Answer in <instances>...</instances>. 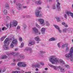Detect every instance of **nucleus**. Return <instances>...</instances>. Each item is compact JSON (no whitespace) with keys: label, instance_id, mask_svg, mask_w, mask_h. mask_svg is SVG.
I'll list each match as a JSON object with an SVG mask.
<instances>
[{"label":"nucleus","instance_id":"nucleus-1","mask_svg":"<svg viewBox=\"0 0 73 73\" xmlns=\"http://www.w3.org/2000/svg\"><path fill=\"white\" fill-rule=\"evenodd\" d=\"M49 61L51 62H52V64H58L60 62L61 65L65 64V62L62 59H60L59 60L57 58H54V57L53 56H50L49 58Z\"/></svg>","mask_w":73,"mask_h":73},{"label":"nucleus","instance_id":"nucleus-2","mask_svg":"<svg viewBox=\"0 0 73 73\" xmlns=\"http://www.w3.org/2000/svg\"><path fill=\"white\" fill-rule=\"evenodd\" d=\"M73 47H72L71 48L70 51V52L69 54H66L65 56L66 58H67V60H68L69 59L70 57H71L70 60L71 61H73V57H72V54H73Z\"/></svg>","mask_w":73,"mask_h":73},{"label":"nucleus","instance_id":"nucleus-3","mask_svg":"<svg viewBox=\"0 0 73 73\" xmlns=\"http://www.w3.org/2000/svg\"><path fill=\"white\" fill-rule=\"evenodd\" d=\"M17 65L19 67H22V68H25L27 67V64L25 62H19L17 64Z\"/></svg>","mask_w":73,"mask_h":73},{"label":"nucleus","instance_id":"nucleus-4","mask_svg":"<svg viewBox=\"0 0 73 73\" xmlns=\"http://www.w3.org/2000/svg\"><path fill=\"white\" fill-rule=\"evenodd\" d=\"M4 44H5L3 47L4 49H5V50H7V49H8V46L9 45V42H8V38H7L5 40Z\"/></svg>","mask_w":73,"mask_h":73},{"label":"nucleus","instance_id":"nucleus-5","mask_svg":"<svg viewBox=\"0 0 73 73\" xmlns=\"http://www.w3.org/2000/svg\"><path fill=\"white\" fill-rule=\"evenodd\" d=\"M17 22L15 20H13L10 23V27H16L17 25Z\"/></svg>","mask_w":73,"mask_h":73},{"label":"nucleus","instance_id":"nucleus-6","mask_svg":"<svg viewBox=\"0 0 73 73\" xmlns=\"http://www.w3.org/2000/svg\"><path fill=\"white\" fill-rule=\"evenodd\" d=\"M38 21L40 22V24L42 25H45V21L44 19L42 18H40L38 19Z\"/></svg>","mask_w":73,"mask_h":73},{"label":"nucleus","instance_id":"nucleus-7","mask_svg":"<svg viewBox=\"0 0 73 73\" xmlns=\"http://www.w3.org/2000/svg\"><path fill=\"white\" fill-rule=\"evenodd\" d=\"M17 8L18 10H20L22 9V5L20 3H16Z\"/></svg>","mask_w":73,"mask_h":73},{"label":"nucleus","instance_id":"nucleus-8","mask_svg":"<svg viewBox=\"0 0 73 73\" xmlns=\"http://www.w3.org/2000/svg\"><path fill=\"white\" fill-rule=\"evenodd\" d=\"M65 13L67 14L68 16H69L70 15L71 16V17H73V14L72 12H71V11H66L65 12Z\"/></svg>","mask_w":73,"mask_h":73},{"label":"nucleus","instance_id":"nucleus-9","mask_svg":"<svg viewBox=\"0 0 73 73\" xmlns=\"http://www.w3.org/2000/svg\"><path fill=\"white\" fill-rule=\"evenodd\" d=\"M56 2L57 3L56 5V7L58 9V11H60V3L58 2V0H56Z\"/></svg>","mask_w":73,"mask_h":73},{"label":"nucleus","instance_id":"nucleus-10","mask_svg":"<svg viewBox=\"0 0 73 73\" xmlns=\"http://www.w3.org/2000/svg\"><path fill=\"white\" fill-rule=\"evenodd\" d=\"M35 15L37 17L41 16V14L40 13V11L38 10H36L35 11Z\"/></svg>","mask_w":73,"mask_h":73},{"label":"nucleus","instance_id":"nucleus-11","mask_svg":"<svg viewBox=\"0 0 73 73\" xmlns=\"http://www.w3.org/2000/svg\"><path fill=\"white\" fill-rule=\"evenodd\" d=\"M15 56H17L18 58H21L22 59H24L25 58L24 56L22 54H16Z\"/></svg>","mask_w":73,"mask_h":73},{"label":"nucleus","instance_id":"nucleus-12","mask_svg":"<svg viewBox=\"0 0 73 73\" xmlns=\"http://www.w3.org/2000/svg\"><path fill=\"white\" fill-rule=\"evenodd\" d=\"M35 44V40H30L29 42L28 45L30 46H31V45H34Z\"/></svg>","mask_w":73,"mask_h":73},{"label":"nucleus","instance_id":"nucleus-13","mask_svg":"<svg viewBox=\"0 0 73 73\" xmlns=\"http://www.w3.org/2000/svg\"><path fill=\"white\" fill-rule=\"evenodd\" d=\"M33 31L34 32L35 34L38 33V29L36 28V27H34L33 28Z\"/></svg>","mask_w":73,"mask_h":73},{"label":"nucleus","instance_id":"nucleus-14","mask_svg":"<svg viewBox=\"0 0 73 73\" xmlns=\"http://www.w3.org/2000/svg\"><path fill=\"white\" fill-rule=\"evenodd\" d=\"M46 29H47L46 28H44V27L41 29V33H42V34H44L45 33V30Z\"/></svg>","mask_w":73,"mask_h":73},{"label":"nucleus","instance_id":"nucleus-15","mask_svg":"<svg viewBox=\"0 0 73 73\" xmlns=\"http://www.w3.org/2000/svg\"><path fill=\"white\" fill-rule=\"evenodd\" d=\"M40 66V65L39 63H37L36 64H34L32 65L33 68H39Z\"/></svg>","mask_w":73,"mask_h":73},{"label":"nucleus","instance_id":"nucleus-16","mask_svg":"<svg viewBox=\"0 0 73 73\" xmlns=\"http://www.w3.org/2000/svg\"><path fill=\"white\" fill-rule=\"evenodd\" d=\"M25 50L27 51H28V50H30V53H32V52H33V51H32V49L31 48L29 47H26L25 48Z\"/></svg>","mask_w":73,"mask_h":73},{"label":"nucleus","instance_id":"nucleus-17","mask_svg":"<svg viewBox=\"0 0 73 73\" xmlns=\"http://www.w3.org/2000/svg\"><path fill=\"white\" fill-rule=\"evenodd\" d=\"M12 42L13 43V44L16 45V44H17V40L16 39H15L12 41Z\"/></svg>","mask_w":73,"mask_h":73},{"label":"nucleus","instance_id":"nucleus-18","mask_svg":"<svg viewBox=\"0 0 73 73\" xmlns=\"http://www.w3.org/2000/svg\"><path fill=\"white\" fill-rule=\"evenodd\" d=\"M35 3L36 4L40 5L41 4H42V1L41 0L36 1L35 2Z\"/></svg>","mask_w":73,"mask_h":73},{"label":"nucleus","instance_id":"nucleus-19","mask_svg":"<svg viewBox=\"0 0 73 73\" xmlns=\"http://www.w3.org/2000/svg\"><path fill=\"white\" fill-rule=\"evenodd\" d=\"M35 39L36 41H41V40H40L38 36L35 37Z\"/></svg>","mask_w":73,"mask_h":73},{"label":"nucleus","instance_id":"nucleus-20","mask_svg":"<svg viewBox=\"0 0 73 73\" xmlns=\"http://www.w3.org/2000/svg\"><path fill=\"white\" fill-rule=\"evenodd\" d=\"M49 66H50V67H51L52 68H53L54 69H55V70H56V66H53L52 64H50L49 65Z\"/></svg>","mask_w":73,"mask_h":73},{"label":"nucleus","instance_id":"nucleus-21","mask_svg":"<svg viewBox=\"0 0 73 73\" xmlns=\"http://www.w3.org/2000/svg\"><path fill=\"white\" fill-rule=\"evenodd\" d=\"M6 54L8 56H11V55H14V53L13 52H8Z\"/></svg>","mask_w":73,"mask_h":73},{"label":"nucleus","instance_id":"nucleus-22","mask_svg":"<svg viewBox=\"0 0 73 73\" xmlns=\"http://www.w3.org/2000/svg\"><path fill=\"white\" fill-rule=\"evenodd\" d=\"M56 40L54 37H52L49 39L50 41H56Z\"/></svg>","mask_w":73,"mask_h":73},{"label":"nucleus","instance_id":"nucleus-23","mask_svg":"<svg viewBox=\"0 0 73 73\" xmlns=\"http://www.w3.org/2000/svg\"><path fill=\"white\" fill-rule=\"evenodd\" d=\"M45 24L46 25V26H47L48 27H49V26H50V23L48 21H46Z\"/></svg>","mask_w":73,"mask_h":73},{"label":"nucleus","instance_id":"nucleus-24","mask_svg":"<svg viewBox=\"0 0 73 73\" xmlns=\"http://www.w3.org/2000/svg\"><path fill=\"white\" fill-rule=\"evenodd\" d=\"M68 30V29L67 28L63 29L62 31L63 32V33H66V31H67Z\"/></svg>","mask_w":73,"mask_h":73},{"label":"nucleus","instance_id":"nucleus-25","mask_svg":"<svg viewBox=\"0 0 73 73\" xmlns=\"http://www.w3.org/2000/svg\"><path fill=\"white\" fill-rule=\"evenodd\" d=\"M54 27L56 29H57L58 30V29H60V27H58V26L56 25H54Z\"/></svg>","mask_w":73,"mask_h":73},{"label":"nucleus","instance_id":"nucleus-26","mask_svg":"<svg viewBox=\"0 0 73 73\" xmlns=\"http://www.w3.org/2000/svg\"><path fill=\"white\" fill-rule=\"evenodd\" d=\"M8 58V56L6 55L3 56L1 57L2 59H6V58Z\"/></svg>","mask_w":73,"mask_h":73},{"label":"nucleus","instance_id":"nucleus-27","mask_svg":"<svg viewBox=\"0 0 73 73\" xmlns=\"http://www.w3.org/2000/svg\"><path fill=\"white\" fill-rule=\"evenodd\" d=\"M23 27L24 30H25V29H26V28H27V25H26L25 24H23Z\"/></svg>","mask_w":73,"mask_h":73},{"label":"nucleus","instance_id":"nucleus-28","mask_svg":"<svg viewBox=\"0 0 73 73\" xmlns=\"http://www.w3.org/2000/svg\"><path fill=\"white\" fill-rule=\"evenodd\" d=\"M56 4H54L52 7V9H56Z\"/></svg>","mask_w":73,"mask_h":73},{"label":"nucleus","instance_id":"nucleus-29","mask_svg":"<svg viewBox=\"0 0 73 73\" xmlns=\"http://www.w3.org/2000/svg\"><path fill=\"white\" fill-rule=\"evenodd\" d=\"M5 8L7 9H9V5L8 4H6L5 6Z\"/></svg>","mask_w":73,"mask_h":73},{"label":"nucleus","instance_id":"nucleus-30","mask_svg":"<svg viewBox=\"0 0 73 73\" xmlns=\"http://www.w3.org/2000/svg\"><path fill=\"white\" fill-rule=\"evenodd\" d=\"M56 19L57 21L58 22H60V21H61V19H60V18L58 17H56Z\"/></svg>","mask_w":73,"mask_h":73},{"label":"nucleus","instance_id":"nucleus-31","mask_svg":"<svg viewBox=\"0 0 73 73\" xmlns=\"http://www.w3.org/2000/svg\"><path fill=\"white\" fill-rule=\"evenodd\" d=\"M14 45L15 44H13V43H12V42H11V43L10 45V47L11 48H13L14 47Z\"/></svg>","mask_w":73,"mask_h":73},{"label":"nucleus","instance_id":"nucleus-32","mask_svg":"<svg viewBox=\"0 0 73 73\" xmlns=\"http://www.w3.org/2000/svg\"><path fill=\"white\" fill-rule=\"evenodd\" d=\"M6 36H3L1 38V41H3V40H4L5 39V38H6Z\"/></svg>","mask_w":73,"mask_h":73},{"label":"nucleus","instance_id":"nucleus-33","mask_svg":"<svg viewBox=\"0 0 73 73\" xmlns=\"http://www.w3.org/2000/svg\"><path fill=\"white\" fill-rule=\"evenodd\" d=\"M68 44H67L66 45V44L65 45H62V48H65V46H66V47H67L68 46Z\"/></svg>","mask_w":73,"mask_h":73},{"label":"nucleus","instance_id":"nucleus-34","mask_svg":"<svg viewBox=\"0 0 73 73\" xmlns=\"http://www.w3.org/2000/svg\"><path fill=\"white\" fill-rule=\"evenodd\" d=\"M12 73H20V72L19 71H13Z\"/></svg>","mask_w":73,"mask_h":73},{"label":"nucleus","instance_id":"nucleus-35","mask_svg":"<svg viewBox=\"0 0 73 73\" xmlns=\"http://www.w3.org/2000/svg\"><path fill=\"white\" fill-rule=\"evenodd\" d=\"M24 43L22 42L21 43V45L20 46V48H22V47H24Z\"/></svg>","mask_w":73,"mask_h":73},{"label":"nucleus","instance_id":"nucleus-36","mask_svg":"<svg viewBox=\"0 0 73 73\" xmlns=\"http://www.w3.org/2000/svg\"><path fill=\"white\" fill-rule=\"evenodd\" d=\"M3 13L5 15H7V11L6 9H5L3 11Z\"/></svg>","mask_w":73,"mask_h":73},{"label":"nucleus","instance_id":"nucleus-37","mask_svg":"<svg viewBox=\"0 0 73 73\" xmlns=\"http://www.w3.org/2000/svg\"><path fill=\"white\" fill-rule=\"evenodd\" d=\"M69 47H67L66 49L65 50L66 52H68L69 51Z\"/></svg>","mask_w":73,"mask_h":73},{"label":"nucleus","instance_id":"nucleus-38","mask_svg":"<svg viewBox=\"0 0 73 73\" xmlns=\"http://www.w3.org/2000/svg\"><path fill=\"white\" fill-rule=\"evenodd\" d=\"M60 70L61 72H65V70H64V69L62 68H61L60 69Z\"/></svg>","mask_w":73,"mask_h":73},{"label":"nucleus","instance_id":"nucleus-39","mask_svg":"<svg viewBox=\"0 0 73 73\" xmlns=\"http://www.w3.org/2000/svg\"><path fill=\"white\" fill-rule=\"evenodd\" d=\"M16 64V63L13 62V63H12L11 64V65H13V66H15Z\"/></svg>","mask_w":73,"mask_h":73},{"label":"nucleus","instance_id":"nucleus-40","mask_svg":"<svg viewBox=\"0 0 73 73\" xmlns=\"http://www.w3.org/2000/svg\"><path fill=\"white\" fill-rule=\"evenodd\" d=\"M7 30V28L5 27H3L2 29V31H4V30Z\"/></svg>","mask_w":73,"mask_h":73},{"label":"nucleus","instance_id":"nucleus-41","mask_svg":"<svg viewBox=\"0 0 73 73\" xmlns=\"http://www.w3.org/2000/svg\"><path fill=\"white\" fill-rule=\"evenodd\" d=\"M40 54H44V53H45V52L43 51H41L40 52Z\"/></svg>","mask_w":73,"mask_h":73},{"label":"nucleus","instance_id":"nucleus-42","mask_svg":"<svg viewBox=\"0 0 73 73\" xmlns=\"http://www.w3.org/2000/svg\"><path fill=\"white\" fill-rule=\"evenodd\" d=\"M17 29H20V26H18L17 27Z\"/></svg>","mask_w":73,"mask_h":73},{"label":"nucleus","instance_id":"nucleus-43","mask_svg":"<svg viewBox=\"0 0 73 73\" xmlns=\"http://www.w3.org/2000/svg\"><path fill=\"white\" fill-rule=\"evenodd\" d=\"M66 68H69V66L68 64H66Z\"/></svg>","mask_w":73,"mask_h":73},{"label":"nucleus","instance_id":"nucleus-44","mask_svg":"<svg viewBox=\"0 0 73 73\" xmlns=\"http://www.w3.org/2000/svg\"><path fill=\"white\" fill-rule=\"evenodd\" d=\"M60 43H58L57 44V45L59 47V48H60Z\"/></svg>","mask_w":73,"mask_h":73},{"label":"nucleus","instance_id":"nucleus-45","mask_svg":"<svg viewBox=\"0 0 73 73\" xmlns=\"http://www.w3.org/2000/svg\"><path fill=\"white\" fill-rule=\"evenodd\" d=\"M19 40L20 41H23V38L21 37L19 38Z\"/></svg>","mask_w":73,"mask_h":73},{"label":"nucleus","instance_id":"nucleus-46","mask_svg":"<svg viewBox=\"0 0 73 73\" xmlns=\"http://www.w3.org/2000/svg\"><path fill=\"white\" fill-rule=\"evenodd\" d=\"M46 8H48V9H49V8H50V6L49 5H47L46 7Z\"/></svg>","mask_w":73,"mask_h":73},{"label":"nucleus","instance_id":"nucleus-47","mask_svg":"<svg viewBox=\"0 0 73 73\" xmlns=\"http://www.w3.org/2000/svg\"><path fill=\"white\" fill-rule=\"evenodd\" d=\"M64 16L65 18L66 19H67V15L66 14H64Z\"/></svg>","mask_w":73,"mask_h":73},{"label":"nucleus","instance_id":"nucleus-48","mask_svg":"<svg viewBox=\"0 0 73 73\" xmlns=\"http://www.w3.org/2000/svg\"><path fill=\"white\" fill-rule=\"evenodd\" d=\"M58 30L60 33H61V32H62V31H61V30H60V29H59Z\"/></svg>","mask_w":73,"mask_h":73},{"label":"nucleus","instance_id":"nucleus-49","mask_svg":"<svg viewBox=\"0 0 73 73\" xmlns=\"http://www.w3.org/2000/svg\"><path fill=\"white\" fill-rule=\"evenodd\" d=\"M16 69H17V70H20V68L18 67H17L16 68Z\"/></svg>","mask_w":73,"mask_h":73},{"label":"nucleus","instance_id":"nucleus-50","mask_svg":"<svg viewBox=\"0 0 73 73\" xmlns=\"http://www.w3.org/2000/svg\"><path fill=\"white\" fill-rule=\"evenodd\" d=\"M35 25H36V27H38V24H37V23H35Z\"/></svg>","mask_w":73,"mask_h":73},{"label":"nucleus","instance_id":"nucleus-51","mask_svg":"<svg viewBox=\"0 0 73 73\" xmlns=\"http://www.w3.org/2000/svg\"><path fill=\"white\" fill-rule=\"evenodd\" d=\"M40 64L41 65H44V63L42 62H40Z\"/></svg>","mask_w":73,"mask_h":73},{"label":"nucleus","instance_id":"nucleus-52","mask_svg":"<svg viewBox=\"0 0 73 73\" xmlns=\"http://www.w3.org/2000/svg\"><path fill=\"white\" fill-rule=\"evenodd\" d=\"M37 28H39V29H40L41 28V27H40V26L38 25V26H37Z\"/></svg>","mask_w":73,"mask_h":73},{"label":"nucleus","instance_id":"nucleus-53","mask_svg":"<svg viewBox=\"0 0 73 73\" xmlns=\"http://www.w3.org/2000/svg\"><path fill=\"white\" fill-rule=\"evenodd\" d=\"M66 24L64 22H63V23H62V25H65Z\"/></svg>","mask_w":73,"mask_h":73},{"label":"nucleus","instance_id":"nucleus-54","mask_svg":"<svg viewBox=\"0 0 73 73\" xmlns=\"http://www.w3.org/2000/svg\"><path fill=\"white\" fill-rule=\"evenodd\" d=\"M64 26L66 28H67V27H68V25H67L66 24L64 25Z\"/></svg>","mask_w":73,"mask_h":73},{"label":"nucleus","instance_id":"nucleus-55","mask_svg":"<svg viewBox=\"0 0 73 73\" xmlns=\"http://www.w3.org/2000/svg\"><path fill=\"white\" fill-rule=\"evenodd\" d=\"M12 12L13 13V15L15 14V12H14L13 10H12Z\"/></svg>","mask_w":73,"mask_h":73},{"label":"nucleus","instance_id":"nucleus-56","mask_svg":"<svg viewBox=\"0 0 73 73\" xmlns=\"http://www.w3.org/2000/svg\"><path fill=\"white\" fill-rule=\"evenodd\" d=\"M72 31L71 30H70L69 33H72Z\"/></svg>","mask_w":73,"mask_h":73},{"label":"nucleus","instance_id":"nucleus-57","mask_svg":"<svg viewBox=\"0 0 73 73\" xmlns=\"http://www.w3.org/2000/svg\"><path fill=\"white\" fill-rule=\"evenodd\" d=\"M27 6H23V8L25 9V8H27Z\"/></svg>","mask_w":73,"mask_h":73},{"label":"nucleus","instance_id":"nucleus-58","mask_svg":"<svg viewBox=\"0 0 73 73\" xmlns=\"http://www.w3.org/2000/svg\"><path fill=\"white\" fill-rule=\"evenodd\" d=\"M6 18L7 19V20L9 19V17L8 16Z\"/></svg>","mask_w":73,"mask_h":73},{"label":"nucleus","instance_id":"nucleus-59","mask_svg":"<svg viewBox=\"0 0 73 73\" xmlns=\"http://www.w3.org/2000/svg\"><path fill=\"white\" fill-rule=\"evenodd\" d=\"M9 24H7V25H6V26L7 27V28H8V27H9Z\"/></svg>","mask_w":73,"mask_h":73},{"label":"nucleus","instance_id":"nucleus-60","mask_svg":"<svg viewBox=\"0 0 73 73\" xmlns=\"http://www.w3.org/2000/svg\"><path fill=\"white\" fill-rule=\"evenodd\" d=\"M17 50H18V48H16L15 50V51H17Z\"/></svg>","mask_w":73,"mask_h":73},{"label":"nucleus","instance_id":"nucleus-61","mask_svg":"<svg viewBox=\"0 0 73 73\" xmlns=\"http://www.w3.org/2000/svg\"><path fill=\"white\" fill-rule=\"evenodd\" d=\"M57 68L58 69H61V67H60V66H59Z\"/></svg>","mask_w":73,"mask_h":73},{"label":"nucleus","instance_id":"nucleus-62","mask_svg":"<svg viewBox=\"0 0 73 73\" xmlns=\"http://www.w3.org/2000/svg\"><path fill=\"white\" fill-rule=\"evenodd\" d=\"M45 70H48V68H45V69H44Z\"/></svg>","mask_w":73,"mask_h":73},{"label":"nucleus","instance_id":"nucleus-63","mask_svg":"<svg viewBox=\"0 0 73 73\" xmlns=\"http://www.w3.org/2000/svg\"><path fill=\"white\" fill-rule=\"evenodd\" d=\"M5 71V69H4L3 70V72H4Z\"/></svg>","mask_w":73,"mask_h":73},{"label":"nucleus","instance_id":"nucleus-64","mask_svg":"<svg viewBox=\"0 0 73 73\" xmlns=\"http://www.w3.org/2000/svg\"><path fill=\"white\" fill-rule=\"evenodd\" d=\"M38 9H41V7H39L38 8Z\"/></svg>","mask_w":73,"mask_h":73}]
</instances>
